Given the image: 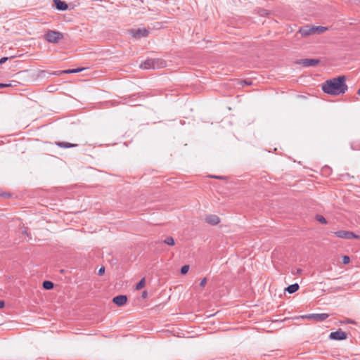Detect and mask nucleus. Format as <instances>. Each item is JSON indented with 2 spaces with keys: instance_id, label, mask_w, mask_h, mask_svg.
Here are the masks:
<instances>
[{
  "instance_id": "obj_1",
  "label": "nucleus",
  "mask_w": 360,
  "mask_h": 360,
  "mask_svg": "<svg viewBox=\"0 0 360 360\" xmlns=\"http://www.w3.org/2000/svg\"><path fill=\"white\" fill-rule=\"evenodd\" d=\"M322 90L328 94L334 96L345 94L347 90V86L345 83V77L339 76L338 77L326 80L322 84Z\"/></svg>"
},
{
  "instance_id": "obj_2",
  "label": "nucleus",
  "mask_w": 360,
  "mask_h": 360,
  "mask_svg": "<svg viewBox=\"0 0 360 360\" xmlns=\"http://www.w3.org/2000/svg\"><path fill=\"white\" fill-rule=\"evenodd\" d=\"M44 38L49 43L56 44L63 39V34L58 31L49 30L44 35Z\"/></svg>"
},
{
  "instance_id": "obj_3",
  "label": "nucleus",
  "mask_w": 360,
  "mask_h": 360,
  "mask_svg": "<svg viewBox=\"0 0 360 360\" xmlns=\"http://www.w3.org/2000/svg\"><path fill=\"white\" fill-rule=\"evenodd\" d=\"M129 32L136 39L146 37L149 34L148 30L146 28L133 29Z\"/></svg>"
},
{
  "instance_id": "obj_4",
  "label": "nucleus",
  "mask_w": 360,
  "mask_h": 360,
  "mask_svg": "<svg viewBox=\"0 0 360 360\" xmlns=\"http://www.w3.org/2000/svg\"><path fill=\"white\" fill-rule=\"evenodd\" d=\"M329 338L334 340H343L347 338V334L339 329L335 332H332L329 335Z\"/></svg>"
},
{
  "instance_id": "obj_5",
  "label": "nucleus",
  "mask_w": 360,
  "mask_h": 360,
  "mask_svg": "<svg viewBox=\"0 0 360 360\" xmlns=\"http://www.w3.org/2000/svg\"><path fill=\"white\" fill-rule=\"evenodd\" d=\"M335 236L340 238L352 239L359 238V236L356 235L354 233L347 231H339L335 233Z\"/></svg>"
},
{
  "instance_id": "obj_6",
  "label": "nucleus",
  "mask_w": 360,
  "mask_h": 360,
  "mask_svg": "<svg viewBox=\"0 0 360 360\" xmlns=\"http://www.w3.org/2000/svg\"><path fill=\"white\" fill-rule=\"evenodd\" d=\"M329 315L326 313L322 314H310L302 316V318L308 319H314L316 321H323L328 318Z\"/></svg>"
},
{
  "instance_id": "obj_7",
  "label": "nucleus",
  "mask_w": 360,
  "mask_h": 360,
  "mask_svg": "<svg viewBox=\"0 0 360 360\" xmlns=\"http://www.w3.org/2000/svg\"><path fill=\"white\" fill-rule=\"evenodd\" d=\"M297 63L302 65L304 67L316 66L319 63V60L314 58L302 59L297 62Z\"/></svg>"
},
{
  "instance_id": "obj_8",
  "label": "nucleus",
  "mask_w": 360,
  "mask_h": 360,
  "mask_svg": "<svg viewBox=\"0 0 360 360\" xmlns=\"http://www.w3.org/2000/svg\"><path fill=\"white\" fill-rule=\"evenodd\" d=\"M151 62H153V70L162 69L167 65L166 61L161 58H151Z\"/></svg>"
},
{
  "instance_id": "obj_9",
  "label": "nucleus",
  "mask_w": 360,
  "mask_h": 360,
  "mask_svg": "<svg viewBox=\"0 0 360 360\" xmlns=\"http://www.w3.org/2000/svg\"><path fill=\"white\" fill-rule=\"evenodd\" d=\"M298 33L301 34L302 37H304L314 34L313 26H303L299 30Z\"/></svg>"
},
{
  "instance_id": "obj_10",
  "label": "nucleus",
  "mask_w": 360,
  "mask_h": 360,
  "mask_svg": "<svg viewBox=\"0 0 360 360\" xmlns=\"http://www.w3.org/2000/svg\"><path fill=\"white\" fill-rule=\"evenodd\" d=\"M205 220L207 224L212 226H215L220 222L219 217L214 214H209L206 216Z\"/></svg>"
},
{
  "instance_id": "obj_11",
  "label": "nucleus",
  "mask_w": 360,
  "mask_h": 360,
  "mask_svg": "<svg viewBox=\"0 0 360 360\" xmlns=\"http://www.w3.org/2000/svg\"><path fill=\"white\" fill-rule=\"evenodd\" d=\"M127 297L126 295H118L112 299V302L119 307L123 306L126 304Z\"/></svg>"
},
{
  "instance_id": "obj_12",
  "label": "nucleus",
  "mask_w": 360,
  "mask_h": 360,
  "mask_svg": "<svg viewBox=\"0 0 360 360\" xmlns=\"http://www.w3.org/2000/svg\"><path fill=\"white\" fill-rule=\"evenodd\" d=\"M56 8L59 11H65L68 9V4L61 0L53 1Z\"/></svg>"
},
{
  "instance_id": "obj_13",
  "label": "nucleus",
  "mask_w": 360,
  "mask_h": 360,
  "mask_svg": "<svg viewBox=\"0 0 360 360\" xmlns=\"http://www.w3.org/2000/svg\"><path fill=\"white\" fill-rule=\"evenodd\" d=\"M152 63L151 58L147 59L140 64V68L144 69V70L152 69L153 63Z\"/></svg>"
},
{
  "instance_id": "obj_14",
  "label": "nucleus",
  "mask_w": 360,
  "mask_h": 360,
  "mask_svg": "<svg viewBox=\"0 0 360 360\" xmlns=\"http://www.w3.org/2000/svg\"><path fill=\"white\" fill-rule=\"evenodd\" d=\"M328 28L327 27L323 26H313L314 34H321L327 31Z\"/></svg>"
},
{
  "instance_id": "obj_15",
  "label": "nucleus",
  "mask_w": 360,
  "mask_h": 360,
  "mask_svg": "<svg viewBox=\"0 0 360 360\" xmlns=\"http://www.w3.org/2000/svg\"><path fill=\"white\" fill-rule=\"evenodd\" d=\"M56 144L58 146H59L60 148H64L76 147L77 146V144L70 143H68V142H63V141L56 142Z\"/></svg>"
},
{
  "instance_id": "obj_16",
  "label": "nucleus",
  "mask_w": 360,
  "mask_h": 360,
  "mask_svg": "<svg viewBox=\"0 0 360 360\" xmlns=\"http://www.w3.org/2000/svg\"><path fill=\"white\" fill-rule=\"evenodd\" d=\"M299 289V285L297 283L292 284L285 288V290L290 294L295 292Z\"/></svg>"
},
{
  "instance_id": "obj_17",
  "label": "nucleus",
  "mask_w": 360,
  "mask_h": 360,
  "mask_svg": "<svg viewBox=\"0 0 360 360\" xmlns=\"http://www.w3.org/2000/svg\"><path fill=\"white\" fill-rule=\"evenodd\" d=\"M146 285V279L143 278L140 280V281L136 285V290H139L142 289Z\"/></svg>"
},
{
  "instance_id": "obj_18",
  "label": "nucleus",
  "mask_w": 360,
  "mask_h": 360,
  "mask_svg": "<svg viewBox=\"0 0 360 360\" xmlns=\"http://www.w3.org/2000/svg\"><path fill=\"white\" fill-rule=\"evenodd\" d=\"M43 288L46 290H51L53 288V283L48 281H44Z\"/></svg>"
},
{
  "instance_id": "obj_19",
  "label": "nucleus",
  "mask_w": 360,
  "mask_h": 360,
  "mask_svg": "<svg viewBox=\"0 0 360 360\" xmlns=\"http://www.w3.org/2000/svg\"><path fill=\"white\" fill-rule=\"evenodd\" d=\"M163 242L164 243L171 246H173L175 244L174 238L171 236L166 238Z\"/></svg>"
},
{
  "instance_id": "obj_20",
  "label": "nucleus",
  "mask_w": 360,
  "mask_h": 360,
  "mask_svg": "<svg viewBox=\"0 0 360 360\" xmlns=\"http://www.w3.org/2000/svg\"><path fill=\"white\" fill-rule=\"evenodd\" d=\"M316 219L320 222L321 224H327V220L326 219V218L324 217H323L322 215H316Z\"/></svg>"
},
{
  "instance_id": "obj_21",
  "label": "nucleus",
  "mask_w": 360,
  "mask_h": 360,
  "mask_svg": "<svg viewBox=\"0 0 360 360\" xmlns=\"http://www.w3.org/2000/svg\"><path fill=\"white\" fill-rule=\"evenodd\" d=\"M189 270V266L188 265H184L181 269V274H186Z\"/></svg>"
},
{
  "instance_id": "obj_22",
  "label": "nucleus",
  "mask_w": 360,
  "mask_h": 360,
  "mask_svg": "<svg viewBox=\"0 0 360 360\" xmlns=\"http://www.w3.org/2000/svg\"><path fill=\"white\" fill-rule=\"evenodd\" d=\"M341 323H351V324H354L355 323V321L352 320V319H347L345 321H340Z\"/></svg>"
},
{
  "instance_id": "obj_23",
  "label": "nucleus",
  "mask_w": 360,
  "mask_h": 360,
  "mask_svg": "<svg viewBox=\"0 0 360 360\" xmlns=\"http://www.w3.org/2000/svg\"><path fill=\"white\" fill-rule=\"evenodd\" d=\"M349 261H350V259H349V257L348 256H344L342 257V262H343V264H348L349 262Z\"/></svg>"
},
{
  "instance_id": "obj_24",
  "label": "nucleus",
  "mask_w": 360,
  "mask_h": 360,
  "mask_svg": "<svg viewBox=\"0 0 360 360\" xmlns=\"http://www.w3.org/2000/svg\"><path fill=\"white\" fill-rule=\"evenodd\" d=\"M85 68H77V69H71V73H77L84 70Z\"/></svg>"
},
{
  "instance_id": "obj_25",
  "label": "nucleus",
  "mask_w": 360,
  "mask_h": 360,
  "mask_svg": "<svg viewBox=\"0 0 360 360\" xmlns=\"http://www.w3.org/2000/svg\"><path fill=\"white\" fill-rule=\"evenodd\" d=\"M0 195L4 198H10L11 196V193H6V192H1L0 193Z\"/></svg>"
},
{
  "instance_id": "obj_26",
  "label": "nucleus",
  "mask_w": 360,
  "mask_h": 360,
  "mask_svg": "<svg viewBox=\"0 0 360 360\" xmlns=\"http://www.w3.org/2000/svg\"><path fill=\"white\" fill-rule=\"evenodd\" d=\"M207 283V278H203L200 283V286L203 288Z\"/></svg>"
},
{
  "instance_id": "obj_27",
  "label": "nucleus",
  "mask_w": 360,
  "mask_h": 360,
  "mask_svg": "<svg viewBox=\"0 0 360 360\" xmlns=\"http://www.w3.org/2000/svg\"><path fill=\"white\" fill-rule=\"evenodd\" d=\"M104 273H105V268L103 266V267L99 269V270L98 271V274L99 276H102Z\"/></svg>"
},
{
  "instance_id": "obj_28",
  "label": "nucleus",
  "mask_w": 360,
  "mask_h": 360,
  "mask_svg": "<svg viewBox=\"0 0 360 360\" xmlns=\"http://www.w3.org/2000/svg\"><path fill=\"white\" fill-rule=\"evenodd\" d=\"M60 74H72L71 69L60 71Z\"/></svg>"
},
{
  "instance_id": "obj_29",
  "label": "nucleus",
  "mask_w": 360,
  "mask_h": 360,
  "mask_svg": "<svg viewBox=\"0 0 360 360\" xmlns=\"http://www.w3.org/2000/svg\"><path fill=\"white\" fill-rule=\"evenodd\" d=\"M8 59V57H4L0 59V65L4 63L6 61H7Z\"/></svg>"
},
{
  "instance_id": "obj_30",
  "label": "nucleus",
  "mask_w": 360,
  "mask_h": 360,
  "mask_svg": "<svg viewBox=\"0 0 360 360\" xmlns=\"http://www.w3.org/2000/svg\"><path fill=\"white\" fill-rule=\"evenodd\" d=\"M141 297L145 299L148 297V292L147 291H143L141 294Z\"/></svg>"
},
{
  "instance_id": "obj_31",
  "label": "nucleus",
  "mask_w": 360,
  "mask_h": 360,
  "mask_svg": "<svg viewBox=\"0 0 360 360\" xmlns=\"http://www.w3.org/2000/svg\"><path fill=\"white\" fill-rule=\"evenodd\" d=\"M11 86V84H2V83H0V88L6 87V86Z\"/></svg>"
},
{
  "instance_id": "obj_32",
  "label": "nucleus",
  "mask_w": 360,
  "mask_h": 360,
  "mask_svg": "<svg viewBox=\"0 0 360 360\" xmlns=\"http://www.w3.org/2000/svg\"><path fill=\"white\" fill-rule=\"evenodd\" d=\"M5 306V302L2 300H0V309L3 308Z\"/></svg>"
},
{
  "instance_id": "obj_33",
  "label": "nucleus",
  "mask_w": 360,
  "mask_h": 360,
  "mask_svg": "<svg viewBox=\"0 0 360 360\" xmlns=\"http://www.w3.org/2000/svg\"><path fill=\"white\" fill-rule=\"evenodd\" d=\"M212 177H213V178H215V179H224V177H223V176H213Z\"/></svg>"
},
{
  "instance_id": "obj_34",
  "label": "nucleus",
  "mask_w": 360,
  "mask_h": 360,
  "mask_svg": "<svg viewBox=\"0 0 360 360\" xmlns=\"http://www.w3.org/2000/svg\"><path fill=\"white\" fill-rule=\"evenodd\" d=\"M243 82H244V83H245V84H247V85H250V84H251V82H247V81L244 80V81H243Z\"/></svg>"
},
{
  "instance_id": "obj_35",
  "label": "nucleus",
  "mask_w": 360,
  "mask_h": 360,
  "mask_svg": "<svg viewBox=\"0 0 360 360\" xmlns=\"http://www.w3.org/2000/svg\"><path fill=\"white\" fill-rule=\"evenodd\" d=\"M359 238H360V236H359Z\"/></svg>"
}]
</instances>
